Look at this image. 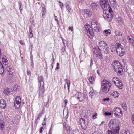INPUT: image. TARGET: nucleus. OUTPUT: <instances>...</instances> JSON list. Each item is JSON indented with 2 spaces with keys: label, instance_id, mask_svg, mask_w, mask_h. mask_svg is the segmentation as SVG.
<instances>
[{
  "label": "nucleus",
  "instance_id": "nucleus-8",
  "mask_svg": "<svg viewBox=\"0 0 134 134\" xmlns=\"http://www.w3.org/2000/svg\"><path fill=\"white\" fill-rule=\"evenodd\" d=\"M113 112L114 115L117 117L121 118L122 116V112L119 108L114 109Z\"/></svg>",
  "mask_w": 134,
  "mask_h": 134
},
{
  "label": "nucleus",
  "instance_id": "nucleus-19",
  "mask_svg": "<svg viewBox=\"0 0 134 134\" xmlns=\"http://www.w3.org/2000/svg\"><path fill=\"white\" fill-rule=\"evenodd\" d=\"M6 106V102L3 99L0 100V107L4 109Z\"/></svg>",
  "mask_w": 134,
  "mask_h": 134
},
{
  "label": "nucleus",
  "instance_id": "nucleus-54",
  "mask_svg": "<svg viewBox=\"0 0 134 134\" xmlns=\"http://www.w3.org/2000/svg\"><path fill=\"white\" fill-rule=\"evenodd\" d=\"M43 128V127H41L40 128V129L39 131L40 133H42V132H43L42 129Z\"/></svg>",
  "mask_w": 134,
  "mask_h": 134
},
{
  "label": "nucleus",
  "instance_id": "nucleus-32",
  "mask_svg": "<svg viewBox=\"0 0 134 134\" xmlns=\"http://www.w3.org/2000/svg\"><path fill=\"white\" fill-rule=\"evenodd\" d=\"M122 108L124 110H126L127 109V108L126 106V104L125 103H123L121 104Z\"/></svg>",
  "mask_w": 134,
  "mask_h": 134
},
{
  "label": "nucleus",
  "instance_id": "nucleus-60",
  "mask_svg": "<svg viewBox=\"0 0 134 134\" xmlns=\"http://www.w3.org/2000/svg\"><path fill=\"white\" fill-rule=\"evenodd\" d=\"M80 120H81V121L83 122V121H85V119L83 118H80Z\"/></svg>",
  "mask_w": 134,
  "mask_h": 134
},
{
  "label": "nucleus",
  "instance_id": "nucleus-46",
  "mask_svg": "<svg viewBox=\"0 0 134 134\" xmlns=\"http://www.w3.org/2000/svg\"><path fill=\"white\" fill-rule=\"evenodd\" d=\"M45 12V10H44V9H42V10L41 12V13L42 14V17H43V15H44Z\"/></svg>",
  "mask_w": 134,
  "mask_h": 134
},
{
  "label": "nucleus",
  "instance_id": "nucleus-63",
  "mask_svg": "<svg viewBox=\"0 0 134 134\" xmlns=\"http://www.w3.org/2000/svg\"><path fill=\"white\" fill-rule=\"evenodd\" d=\"M20 44L23 45L24 44V43H22V42L21 41H20Z\"/></svg>",
  "mask_w": 134,
  "mask_h": 134
},
{
  "label": "nucleus",
  "instance_id": "nucleus-34",
  "mask_svg": "<svg viewBox=\"0 0 134 134\" xmlns=\"http://www.w3.org/2000/svg\"><path fill=\"white\" fill-rule=\"evenodd\" d=\"M89 96L91 98H92V97L93 96V92H91V91H90L89 92Z\"/></svg>",
  "mask_w": 134,
  "mask_h": 134
},
{
  "label": "nucleus",
  "instance_id": "nucleus-7",
  "mask_svg": "<svg viewBox=\"0 0 134 134\" xmlns=\"http://www.w3.org/2000/svg\"><path fill=\"white\" fill-rule=\"evenodd\" d=\"M108 126L111 129H117L119 128V126L114 119L110 120L108 124Z\"/></svg>",
  "mask_w": 134,
  "mask_h": 134
},
{
  "label": "nucleus",
  "instance_id": "nucleus-58",
  "mask_svg": "<svg viewBox=\"0 0 134 134\" xmlns=\"http://www.w3.org/2000/svg\"><path fill=\"white\" fill-rule=\"evenodd\" d=\"M3 57L2 55V53L1 52V50L0 49V59L2 58V57Z\"/></svg>",
  "mask_w": 134,
  "mask_h": 134
},
{
  "label": "nucleus",
  "instance_id": "nucleus-64",
  "mask_svg": "<svg viewBox=\"0 0 134 134\" xmlns=\"http://www.w3.org/2000/svg\"><path fill=\"white\" fill-rule=\"evenodd\" d=\"M27 74L28 75H29L30 74V73L28 71H27Z\"/></svg>",
  "mask_w": 134,
  "mask_h": 134
},
{
  "label": "nucleus",
  "instance_id": "nucleus-53",
  "mask_svg": "<svg viewBox=\"0 0 134 134\" xmlns=\"http://www.w3.org/2000/svg\"><path fill=\"white\" fill-rule=\"evenodd\" d=\"M109 100V99L108 98H104L103 99L104 101H108Z\"/></svg>",
  "mask_w": 134,
  "mask_h": 134
},
{
  "label": "nucleus",
  "instance_id": "nucleus-31",
  "mask_svg": "<svg viewBox=\"0 0 134 134\" xmlns=\"http://www.w3.org/2000/svg\"><path fill=\"white\" fill-rule=\"evenodd\" d=\"M64 46L66 47L68 46V43L67 41L66 40L62 39Z\"/></svg>",
  "mask_w": 134,
  "mask_h": 134
},
{
  "label": "nucleus",
  "instance_id": "nucleus-14",
  "mask_svg": "<svg viewBox=\"0 0 134 134\" xmlns=\"http://www.w3.org/2000/svg\"><path fill=\"white\" fill-rule=\"evenodd\" d=\"M120 128L117 129H111V130H108L107 131L108 134H119Z\"/></svg>",
  "mask_w": 134,
  "mask_h": 134
},
{
  "label": "nucleus",
  "instance_id": "nucleus-25",
  "mask_svg": "<svg viewBox=\"0 0 134 134\" xmlns=\"http://www.w3.org/2000/svg\"><path fill=\"white\" fill-rule=\"evenodd\" d=\"M88 80L90 83L91 84H93L95 82V79L93 76L90 77Z\"/></svg>",
  "mask_w": 134,
  "mask_h": 134
},
{
  "label": "nucleus",
  "instance_id": "nucleus-57",
  "mask_svg": "<svg viewBox=\"0 0 134 134\" xmlns=\"http://www.w3.org/2000/svg\"><path fill=\"white\" fill-rule=\"evenodd\" d=\"M29 36L30 38H31L33 37V34H29Z\"/></svg>",
  "mask_w": 134,
  "mask_h": 134
},
{
  "label": "nucleus",
  "instance_id": "nucleus-35",
  "mask_svg": "<svg viewBox=\"0 0 134 134\" xmlns=\"http://www.w3.org/2000/svg\"><path fill=\"white\" fill-rule=\"evenodd\" d=\"M97 117V114L96 113H95L92 116V118L93 119H95Z\"/></svg>",
  "mask_w": 134,
  "mask_h": 134
},
{
  "label": "nucleus",
  "instance_id": "nucleus-43",
  "mask_svg": "<svg viewBox=\"0 0 134 134\" xmlns=\"http://www.w3.org/2000/svg\"><path fill=\"white\" fill-rule=\"evenodd\" d=\"M21 2L19 3V9H20V12L22 10V9H21Z\"/></svg>",
  "mask_w": 134,
  "mask_h": 134
},
{
  "label": "nucleus",
  "instance_id": "nucleus-40",
  "mask_svg": "<svg viewBox=\"0 0 134 134\" xmlns=\"http://www.w3.org/2000/svg\"><path fill=\"white\" fill-rule=\"evenodd\" d=\"M59 0V3L60 4V6L62 10L63 8V4L60 2V0Z\"/></svg>",
  "mask_w": 134,
  "mask_h": 134
},
{
  "label": "nucleus",
  "instance_id": "nucleus-6",
  "mask_svg": "<svg viewBox=\"0 0 134 134\" xmlns=\"http://www.w3.org/2000/svg\"><path fill=\"white\" fill-rule=\"evenodd\" d=\"M93 51L94 54V56L96 58L101 59L102 56L101 52V49L98 47L93 49Z\"/></svg>",
  "mask_w": 134,
  "mask_h": 134
},
{
  "label": "nucleus",
  "instance_id": "nucleus-18",
  "mask_svg": "<svg viewBox=\"0 0 134 134\" xmlns=\"http://www.w3.org/2000/svg\"><path fill=\"white\" fill-rule=\"evenodd\" d=\"M80 123L82 128L84 130H86L87 127V125L86 124L85 121H81L80 120Z\"/></svg>",
  "mask_w": 134,
  "mask_h": 134
},
{
  "label": "nucleus",
  "instance_id": "nucleus-29",
  "mask_svg": "<svg viewBox=\"0 0 134 134\" xmlns=\"http://www.w3.org/2000/svg\"><path fill=\"white\" fill-rule=\"evenodd\" d=\"M119 94L117 91H114L112 93V95L113 96L114 98L118 97L119 95Z\"/></svg>",
  "mask_w": 134,
  "mask_h": 134
},
{
  "label": "nucleus",
  "instance_id": "nucleus-48",
  "mask_svg": "<svg viewBox=\"0 0 134 134\" xmlns=\"http://www.w3.org/2000/svg\"><path fill=\"white\" fill-rule=\"evenodd\" d=\"M69 30H71V31H72L73 30V27H69Z\"/></svg>",
  "mask_w": 134,
  "mask_h": 134
},
{
  "label": "nucleus",
  "instance_id": "nucleus-28",
  "mask_svg": "<svg viewBox=\"0 0 134 134\" xmlns=\"http://www.w3.org/2000/svg\"><path fill=\"white\" fill-rule=\"evenodd\" d=\"M108 9V11L109 12V13L111 14V13L113 12L112 9L111 7L109 6V4H108V5L105 7V9H103L104 10H107V8Z\"/></svg>",
  "mask_w": 134,
  "mask_h": 134
},
{
  "label": "nucleus",
  "instance_id": "nucleus-36",
  "mask_svg": "<svg viewBox=\"0 0 134 134\" xmlns=\"http://www.w3.org/2000/svg\"><path fill=\"white\" fill-rule=\"evenodd\" d=\"M4 92L7 94L8 93H10V90L9 88L6 89L4 90Z\"/></svg>",
  "mask_w": 134,
  "mask_h": 134
},
{
  "label": "nucleus",
  "instance_id": "nucleus-52",
  "mask_svg": "<svg viewBox=\"0 0 134 134\" xmlns=\"http://www.w3.org/2000/svg\"><path fill=\"white\" fill-rule=\"evenodd\" d=\"M131 119L132 120L133 123L134 125V115H132L131 117Z\"/></svg>",
  "mask_w": 134,
  "mask_h": 134
},
{
  "label": "nucleus",
  "instance_id": "nucleus-3",
  "mask_svg": "<svg viewBox=\"0 0 134 134\" xmlns=\"http://www.w3.org/2000/svg\"><path fill=\"white\" fill-rule=\"evenodd\" d=\"M111 85V83L109 81L104 80L101 83V89L103 92H107L109 91Z\"/></svg>",
  "mask_w": 134,
  "mask_h": 134
},
{
  "label": "nucleus",
  "instance_id": "nucleus-45",
  "mask_svg": "<svg viewBox=\"0 0 134 134\" xmlns=\"http://www.w3.org/2000/svg\"><path fill=\"white\" fill-rule=\"evenodd\" d=\"M91 63L90 64V67L91 68V67L92 65L93 64V61L92 60V58H91Z\"/></svg>",
  "mask_w": 134,
  "mask_h": 134
},
{
  "label": "nucleus",
  "instance_id": "nucleus-10",
  "mask_svg": "<svg viewBox=\"0 0 134 134\" xmlns=\"http://www.w3.org/2000/svg\"><path fill=\"white\" fill-rule=\"evenodd\" d=\"M21 101L20 96L16 97L14 102V106L16 109H18L20 108L21 105Z\"/></svg>",
  "mask_w": 134,
  "mask_h": 134
},
{
  "label": "nucleus",
  "instance_id": "nucleus-15",
  "mask_svg": "<svg viewBox=\"0 0 134 134\" xmlns=\"http://www.w3.org/2000/svg\"><path fill=\"white\" fill-rule=\"evenodd\" d=\"M90 4V8L92 10L95 11L98 8V5L97 4L94 2H92Z\"/></svg>",
  "mask_w": 134,
  "mask_h": 134
},
{
  "label": "nucleus",
  "instance_id": "nucleus-26",
  "mask_svg": "<svg viewBox=\"0 0 134 134\" xmlns=\"http://www.w3.org/2000/svg\"><path fill=\"white\" fill-rule=\"evenodd\" d=\"M66 10L69 13H71V11L72 10L71 7L70 6V5L68 4L66 6Z\"/></svg>",
  "mask_w": 134,
  "mask_h": 134
},
{
  "label": "nucleus",
  "instance_id": "nucleus-16",
  "mask_svg": "<svg viewBox=\"0 0 134 134\" xmlns=\"http://www.w3.org/2000/svg\"><path fill=\"white\" fill-rule=\"evenodd\" d=\"M38 82L39 86H42L43 84L44 85V80H43V77L42 76H40L38 78Z\"/></svg>",
  "mask_w": 134,
  "mask_h": 134
},
{
  "label": "nucleus",
  "instance_id": "nucleus-22",
  "mask_svg": "<svg viewBox=\"0 0 134 134\" xmlns=\"http://www.w3.org/2000/svg\"><path fill=\"white\" fill-rule=\"evenodd\" d=\"M4 71V69L2 64L0 62V74H2Z\"/></svg>",
  "mask_w": 134,
  "mask_h": 134
},
{
  "label": "nucleus",
  "instance_id": "nucleus-37",
  "mask_svg": "<svg viewBox=\"0 0 134 134\" xmlns=\"http://www.w3.org/2000/svg\"><path fill=\"white\" fill-rule=\"evenodd\" d=\"M104 114L106 116H110L111 115L112 113L111 112H105L104 113Z\"/></svg>",
  "mask_w": 134,
  "mask_h": 134
},
{
  "label": "nucleus",
  "instance_id": "nucleus-13",
  "mask_svg": "<svg viewBox=\"0 0 134 134\" xmlns=\"http://www.w3.org/2000/svg\"><path fill=\"white\" fill-rule=\"evenodd\" d=\"M103 17L105 20L108 21H111L112 18V14L110 13L108 14L104 13Z\"/></svg>",
  "mask_w": 134,
  "mask_h": 134
},
{
  "label": "nucleus",
  "instance_id": "nucleus-61",
  "mask_svg": "<svg viewBox=\"0 0 134 134\" xmlns=\"http://www.w3.org/2000/svg\"><path fill=\"white\" fill-rule=\"evenodd\" d=\"M55 19L56 21L58 20V19L57 17L55 15Z\"/></svg>",
  "mask_w": 134,
  "mask_h": 134
},
{
  "label": "nucleus",
  "instance_id": "nucleus-17",
  "mask_svg": "<svg viewBox=\"0 0 134 134\" xmlns=\"http://www.w3.org/2000/svg\"><path fill=\"white\" fill-rule=\"evenodd\" d=\"M129 42L134 46V36L133 35H130L127 37Z\"/></svg>",
  "mask_w": 134,
  "mask_h": 134
},
{
  "label": "nucleus",
  "instance_id": "nucleus-11",
  "mask_svg": "<svg viewBox=\"0 0 134 134\" xmlns=\"http://www.w3.org/2000/svg\"><path fill=\"white\" fill-rule=\"evenodd\" d=\"M44 91V85L43 84L42 86H39V90L37 92V93L39 95L38 97L39 98L41 97H42L43 96Z\"/></svg>",
  "mask_w": 134,
  "mask_h": 134
},
{
  "label": "nucleus",
  "instance_id": "nucleus-55",
  "mask_svg": "<svg viewBox=\"0 0 134 134\" xmlns=\"http://www.w3.org/2000/svg\"><path fill=\"white\" fill-rule=\"evenodd\" d=\"M66 84H67V87H68V88H69L70 86V81H69V83L68 82H66Z\"/></svg>",
  "mask_w": 134,
  "mask_h": 134
},
{
  "label": "nucleus",
  "instance_id": "nucleus-4",
  "mask_svg": "<svg viewBox=\"0 0 134 134\" xmlns=\"http://www.w3.org/2000/svg\"><path fill=\"white\" fill-rule=\"evenodd\" d=\"M116 51L118 55L122 56L125 54V51L123 47L119 43H116L115 45Z\"/></svg>",
  "mask_w": 134,
  "mask_h": 134
},
{
  "label": "nucleus",
  "instance_id": "nucleus-2",
  "mask_svg": "<svg viewBox=\"0 0 134 134\" xmlns=\"http://www.w3.org/2000/svg\"><path fill=\"white\" fill-rule=\"evenodd\" d=\"M111 65L115 71L118 74L121 75L123 72V69L120 62L118 61H115L113 62Z\"/></svg>",
  "mask_w": 134,
  "mask_h": 134
},
{
  "label": "nucleus",
  "instance_id": "nucleus-39",
  "mask_svg": "<svg viewBox=\"0 0 134 134\" xmlns=\"http://www.w3.org/2000/svg\"><path fill=\"white\" fill-rule=\"evenodd\" d=\"M6 70L8 71L9 72H10L11 71V69L10 66L7 67L6 68Z\"/></svg>",
  "mask_w": 134,
  "mask_h": 134
},
{
  "label": "nucleus",
  "instance_id": "nucleus-59",
  "mask_svg": "<svg viewBox=\"0 0 134 134\" xmlns=\"http://www.w3.org/2000/svg\"><path fill=\"white\" fill-rule=\"evenodd\" d=\"M92 134H101L100 133H99L98 132H95L94 133H93Z\"/></svg>",
  "mask_w": 134,
  "mask_h": 134
},
{
  "label": "nucleus",
  "instance_id": "nucleus-21",
  "mask_svg": "<svg viewBox=\"0 0 134 134\" xmlns=\"http://www.w3.org/2000/svg\"><path fill=\"white\" fill-rule=\"evenodd\" d=\"M2 58V62L3 64L5 65H7L8 64V63L6 56L4 55Z\"/></svg>",
  "mask_w": 134,
  "mask_h": 134
},
{
  "label": "nucleus",
  "instance_id": "nucleus-38",
  "mask_svg": "<svg viewBox=\"0 0 134 134\" xmlns=\"http://www.w3.org/2000/svg\"><path fill=\"white\" fill-rule=\"evenodd\" d=\"M51 62H52V63L51 64V66L52 67V69L53 68V65H52V64H53L54 63V58L53 57L52 58V59L51 60Z\"/></svg>",
  "mask_w": 134,
  "mask_h": 134
},
{
  "label": "nucleus",
  "instance_id": "nucleus-5",
  "mask_svg": "<svg viewBox=\"0 0 134 134\" xmlns=\"http://www.w3.org/2000/svg\"><path fill=\"white\" fill-rule=\"evenodd\" d=\"M99 47L105 54H107L109 52V48L107 47V44L103 41H100L99 42Z\"/></svg>",
  "mask_w": 134,
  "mask_h": 134
},
{
  "label": "nucleus",
  "instance_id": "nucleus-44",
  "mask_svg": "<svg viewBox=\"0 0 134 134\" xmlns=\"http://www.w3.org/2000/svg\"><path fill=\"white\" fill-rule=\"evenodd\" d=\"M121 134H130V133L128 131H125Z\"/></svg>",
  "mask_w": 134,
  "mask_h": 134
},
{
  "label": "nucleus",
  "instance_id": "nucleus-24",
  "mask_svg": "<svg viewBox=\"0 0 134 134\" xmlns=\"http://www.w3.org/2000/svg\"><path fill=\"white\" fill-rule=\"evenodd\" d=\"M115 85L119 89H121L122 88V85L120 81H119V82L118 83H116Z\"/></svg>",
  "mask_w": 134,
  "mask_h": 134
},
{
  "label": "nucleus",
  "instance_id": "nucleus-51",
  "mask_svg": "<svg viewBox=\"0 0 134 134\" xmlns=\"http://www.w3.org/2000/svg\"><path fill=\"white\" fill-rule=\"evenodd\" d=\"M65 47H62L61 50L63 52H64L65 51Z\"/></svg>",
  "mask_w": 134,
  "mask_h": 134
},
{
  "label": "nucleus",
  "instance_id": "nucleus-1",
  "mask_svg": "<svg viewBox=\"0 0 134 134\" xmlns=\"http://www.w3.org/2000/svg\"><path fill=\"white\" fill-rule=\"evenodd\" d=\"M91 28L89 25H85V28L87 35L90 38H92L94 36L93 30L92 29L96 32H98L100 31V28L99 24L97 23L95 20H92L91 22Z\"/></svg>",
  "mask_w": 134,
  "mask_h": 134
},
{
  "label": "nucleus",
  "instance_id": "nucleus-42",
  "mask_svg": "<svg viewBox=\"0 0 134 134\" xmlns=\"http://www.w3.org/2000/svg\"><path fill=\"white\" fill-rule=\"evenodd\" d=\"M115 34L116 36H118L121 34V33L118 31H117L115 32Z\"/></svg>",
  "mask_w": 134,
  "mask_h": 134
},
{
  "label": "nucleus",
  "instance_id": "nucleus-23",
  "mask_svg": "<svg viewBox=\"0 0 134 134\" xmlns=\"http://www.w3.org/2000/svg\"><path fill=\"white\" fill-rule=\"evenodd\" d=\"M103 33L105 35L107 36L111 33V31L110 29L105 30L104 31Z\"/></svg>",
  "mask_w": 134,
  "mask_h": 134
},
{
  "label": "nucleus",
  "instance_id": "nucleus-27",
  "mask_svg": "<svg viewBox=\"0 0 134 134\" xmlns=\"http://www.w3.org/2000/svg\"><path fill=\"white\" fill-rule=\"evenodd\" d=\"M119 79L116 77H114L112 80V82L115 84L116 83H118L119 82Z\"/></svg>",
  "mask_w": 134,
  "mask_h": 134
},
{
  "label": "nucleus",
  "instance_id": "nucleus-12",
  "mask_svg": "<svg viewBox=\"0 0 134 134\" xmlns=\"http://www.w3.org/2000/svg\"><path fill=\"white\" fill-rule=\"evenodd\" d=\"M100 5L102 8L104 9L109 4L108 0H100Z\"/></svg>",
  "mask_w": 134,
  "mask_h": 134
},
{
  "label": "nucleus",
  "instance_id": "nucleus-41",
  "mask_svg": "<svg viewBox=\"0 0 134 134\" xmlns=\"http://www.w3.org/2000/svg\"><path fill=\"white\" fill-rule=\"evenodd\" d=\"M43 114L42 113H39V115L38 116L37 118L36 119V120L37 121L38 119H40V118L42 116V115Z\"/></svg>",
  "mask_w": 134,
  "mask_h": 134
},
{
  "label": "nucleus",
  "instance_id": "nucleus-33",
  "mask_svg": "<svg viewBox=\"0 0 134 134\" xmlns=\"http://www.w3.org/2000/svg\"><path fill=\"white\" fill-rule=\"evenodd\" d=\"M117 21L118 22L119 24H122L123 22L122 19L120 17H119L117 19Z\"/></svg>",
  "mask_w": 134,
  "mask_h": 134
},
{
  "label": "nucleus",
  "instance_id": "nucleus-56",
  "mask_svg": "<svg viewBox=\"0 0 134 134\" xmlns=\"http://www.w3.org/2000/svg\"><path fill=\"white\" fill-rule=\"evenodd\" d=\"M29 34H33L32 33V30L31 28H30L29 29Z\"/></svg>",
  "mask_w": 134,
  "mask_h": 134
},
{
  "label": "nucleus",
  "instance_id": "nucleus-49",
  "mask_svg": "<svg viewBox=\"0 0 134 134\" xmlns=\"http://www.w3.org/2000/svg\"><path fill=\"white\" fill-rule=\"evenodd\" d=\"M41 7L42 8V9H44V10H45L46 9L45 8V6L44 5L43 3H42L41 4Z\"/></svg>",
  "mask_w": 134,
  "mask_h": 134
},
{
  "label": "nucleus",
  "instance_id": "nucleus-50",
  "mask_svg": "<svg viewBox=\"0 0 134 134\" xmlns=\"http://www.w3.org/2000/svg\"><path fill=\"white\" fill-rule=\"evenodd\" d=\"M4 125L3 124L0 123V127H1V129H3Z\"/></svg>",
  "mask_w": 134,
  "mask_h": 134
},
{
  "label": "nucleus",
  "instance_id": "nucleus-9",
  "mask_svg": "<svg viewBox=\"0 0 134 134\" xmlns=\"http://www.w3.org/2000/svg\"><path fill=\"white\" fill-rule=\"evenodd\" d=\"M75 97L79 99L80 101L81 102L84 101L87 97V95H84L79 92L76 93Z\"/></svg>",
  "mask_w": 134,
  "mask_h": 134
},
{
  "label": "nucleus",
  "instance_id": "nucleus-47",
  "mask_svg": "<svg viewBox=\"0 0 134 134\" xmlns=\"http://www.w3.org/2000/svg\"><path fill=\"white\" fill-rule=\"evenodd\" d=\"M68 101L67 100L65 99L63 102V103L65 104V106H66L67 104Z\"/></svg>",
  "mask_w": 134,
  "mask_h": 134
},
{
  "label": "nucleus",
  "instance_id": "nucleus-62",
  "mask_svg": "<svg viewBox=\"0 0 134 134\" xmlns=\"http://www.w3.org/2000/svg\"><path fill=\"white\" fill-rule=\"evenodd\" d=\"M48 134H52V130H49Z\"/></svg>",
  "mask_w": 134,
  "mask_h": 134
},
{
  "label": "nucleus",
  "instance_id": "nucleus-30",
  "mask_svg": "<svg viewBox=\"0 0 134 134\" xmlns=\"http://www.w3.org/2000/svg\"><path fill=\"white\" fill-rule=\"evenodd\" d=\"M111 3L113 5L114 7L116 6L117 3L116 2V0H109Z\"/></svg>",
  "mask_w": 134,
  "mask_h": 134
},
{
  "label": "nucleus",
  "instance_id": "nucleus-20",
  "mask_svg": "<svg viewBox=\"0 0 134 134\" xmlns=\"http://www.w3.org/2000/svg\"><path fill=\"white\" fill-rule=\"evenodd\" d=\"M84 12L85 15H86V16L88 17L91 16L92 14L91 12L89 9H85Z\"/></svg>",
  "mask_w": 134,
  "mask_h": 134
}]
</instances>
